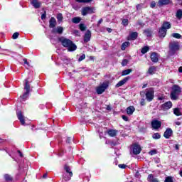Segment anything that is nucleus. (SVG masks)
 Returning a JSON list of instances; mask_svg holds the SVG:
<instances>
[{
	"mask_svg": "<svg viewBox=\"0 0 182 182\" xmlns=\"http://www.w3.org/2000/svg\"><path fill=\"white\" fill-rule=\"evenodd\" d=\"M102 22H103V19L101 18L100 20H99L98 23H97V26H99V25H100V23H102Z\"/></svg>",
	"mask_w": 182,
	"mask_h": 182,
	"instance_id": "54",
	"label": "nucleus"
},
{
	"mask_svg": "<svg viewBox=\"0 0 182 182\" xmlns=\"http://www.w3.org/2000/svg\"><path fill=\"white\" fill-rule=\"evenodd\" d=\"M53 33H59V35H62L63 33V27L58 26L57 28H54L52 30Z\"/></svg>",
	"mask_w": 182,
	"mask_h": 182,
	"instance_id": "14",
	"label": "nucleus"
},
{
	"mask_svg": "<svg viewBox=\"0 0 182 182\" xmlns=\"http://www.w3.org/2000/svg\"><path fill=\"white\" fill-rule=\"evenodd\" d=\"M156 67L151 66L148 70L149 75H154L156 73Z\"/></svg>",
	"mask_w": 182,
	"mask_h": 182,
	"instance_id": "27",
	"label": "nucleus"
},
{
	"mask_svg": "<svg viewBox=\"0 0 182 182\" xmlns=\"http://www.w3.org/2000/svg\"><path fill=\"white\" fill-rule=\"evenodd\" d=\"M80 21H82V18H80V17H75L72 19L73 23H79Z\"/></svg>",
	"mask_w": 182,
	"mask_h": 182,
	"instance_id": "32",
	"label": "nucleus"
},
{
	"mask_svg": "<svg viewBox=\"0 0 182 182\" xmlns=\"http://www.w3.org/2000/svg\"><path fill=\"white\" fill-rule=\"evenodd\" d=\"M24 89L26 92H31V85H29V80H25V83H24Z\"/></svg>",
	"mask_w": 182,
	"mask_h": 182,
	"instance_id": "18",
	"label": "nucleus"
},
{
	"mask_svg": "<svg viewBox=\"0 0 182 182\" xmlns=\"http://www.w3.org/2000/svg\"><path fill=\"white\" fill-rule=\"evenodd\" d=\"M179 174H180L181 177H182V171H180Z\"/></svg>",
	"mask_w": 182,
	"mask_h": 182,
	"instance_id": "64",
	"label": "nucleus"
},
{
	"mask_svg": "<svg viewBox=\"0 0 182 182\" xmlns=\"http://www.w3.org/2000/svg\"><path fill=\"white\" fill-rule=\"evenodd\" d=\"M173 107V103L171 101L166 102L161 107V110H168Z\"/></svg>",
	"mask_w": 182,
	"mask_h": 182,
	"instance_id": "9",
	"label": "nucleus"
},
{
	"mask_svg": "<svg viewBox=\"0 0 182 182\" xmlns=\"http://www.w3.org/2000/svg\"><path fill=\"white\" fill-rule=\"evenodd\" d=\"M107 133L111 137H114L116 134H117V131L114 129H110L107 131Z\"/></svg>",
	"mask_w": 182,
	"mask_h": 182,
	"instance_id": "26",
	"label": "nucleus"
},
{
	"mask_svg": "<svg viewBox=\"0 0 182 182\" xmlns=\"http://www.w3.org/2000/svg\"><path fill=\"white\" fill-rule=\"evenodd\" d=\"M130 80V77H127L124 78L123 80H120L116 85L115 87H120L121 86H123V85H126L127 82Z\"/></svg>",
	"mask_w": 182,
	"mask_h": 182,
	"instance_id": "11",
	"label": "nucleus"
},
{
	"mask_svg": "<svg viewBox=\"0 0 182 182\" xmlns=\"http://www.w3.org/2000/svg\"><path fill=\"white\" fill-rule=\"evenodd\" d=\"M92 36V33L90 32V31H87V32L85 33V36H84V42L87 43L89 42V41H90V38Z\"/></svg>",
	"mask_w": 182,
	"mask_h": 182,
	"instance_id": "15",
	"label": "nucleus"
},
{
	"mask_svg": "<svg viewBox=\"0 0 182 182\" xmlns=\"http://www.w3.org/2000/svg\"><path fill=\"white\" fill-rule=\"evenodd\" d=\"M161 28L165 29V31H167V29H170V28H171V24L168 21H165L163 23Z\"/></svg>",
	"mask_w": 182,
	"mask_h": 182,
	"instance_id": "19",
	"label": "nucleus"
},
{
	"mask_svg": "<svg viewBox=\"0 0 182 182\" xmlns=\"http://www.w3.org/2000/svg\"><path fill=\"white\" fill-rule=\"evenodd\" d=\"M176 124L177 126H180V125L181 124V122H176Z\"/></svg>",
	"mask_w": 182,
	"mask_h": 182,
	"instance_id": "62",
	"label": "nucleus"
},
{
	"mask_svg": "<svg viewBox=\"0 0 182 182\" xmlns=\"http://www.w3.org/2000/svg\"><path fill=\"white\" fill-rule=\"evenodd\" d=\"M18 153L19 154L20 157H23V155L22 154V152H21V151H18Z\"/></svg>",
	"mask_w": 182,
	"mask_h": 182,
	"instance_id": "56",
	"label": "nucleus"
},
{
	"mask_svg": "<svg viewBox=\"0 0 182 182\" xmlns=\"http://www.w3.org/2000/svg\"><path fill=\"white\" fill-rule=\"evenodd\" d=\"M107 110H109V111L112 110V107H110V105H108L107 107Z\"/></svg>",
	"mask_w": 182,
	"mask_h": 182,
	"instance_id": "55",
	"label": "nucleus"
},
{
	"mask_svg": "<svg viewBox=\"0 0 182 182\" xmlns=\"http://www.w3.org/2000/svg\"><path fill=\"white\" fill-rule=\"evenodd\" d=\"M58 41L61 43L64 48H68V52H73L76 50V49H77L76 45H75V43H73V42L68 38H65V37H60L58 38Z\"/></svg>",
	"mask_w": 182,
	"mask_h": 182,
	"instance_id": "1",
	"label": "nucleus"
},
{
	"mask_svg": "<svg viewBox=\"0 0 182 182\" xmlns=\"http://www.w3.org/2000/svg\"><path fill=\"white\" fill-rule=\"evenodd\" d=\"M169 50L171 55H174L177 50H180V43L178 41H171L169 43Z\"/></svg>",
	"mask_w": 182,
	"mask_h": 182,
	"instance_id": "3",
	"label": "nucleus"
},
{
	"mask_svg": "<svg viewBox=\"0 0 182 182\" xmlns=\"http://www.w3.org/2000/svg\"><path fill=\"white\" fill-rule=\"evenodd\" d=\"M31 4L36 9H38V8H41V2H39L38 0H32Z\"/></svg>",
	"mask_w": 182,
	"mask_h": 182,
	"instance_id": "20",
	"label": "nucleus"
},
{
	"mask_svg": "<svg viewBox=\"0 0 182 182\" xmlns=\"http://www.w3.org/2000/svg\"><path fill=\"white\" fill-rule=\"evenodd\" d=\"M122 24L124 25V26H127L129 25V20L128 19L122 20Z\"/></svg>",
	"mask_w": 182,
	"mask_h": 182,
	"instance_id": "43",
	"label": "nucleus"
},
{
	"mask_svg": "<svg viewBox=\"0 0 182 182\" xmlns=\"http://www.w3.org/2000/svg\"><path fill=\"white\" fill-rule=\"evenodd\" d=\"M109 87V82L105 81L102 84H101L100 86L97 87L96 92L97 95H102Z\"/></svg>",
	"mask_w": 182,
	"mask_h": 182,
	"instance_id": "5",
	"label": "nucleus"
},
{
	"mask_svg": "<svg viewBox=\"0 0 182 182\" xmlns=\"http://www.w3.org/2000/svg\"><path fill=\"white\" fill-rule=\"evenodd\" d=\"M147 180L150 182H159V179L154 178V176H153V174H149L148 176Z\"/></svg>",
	"mask_w": 182,
	"mask_h": 182,
	"instance_id": "23",
	"label": "nucleus"
},
{
	"mask_svg": "<svg viewBox=\"0 0 182 182\" xmlns=\"http://www.w3.org/2000/svg\"><path fill=\"white\" fill-rule=\"evenodd\" d=\"M64 168L66 172L65 173L69 174V176L66 177L65 176H64L63 180H65V181H69V180H70L72 176H73V173H72V171H70V167H69V166H68V165H65Z\"/></svg>",
	"mask_w": 182,
	"mask_h": 182,
	"instance_id": "6",
	"label": "nucleus"
},
{
	"mask_svg": "<svg viewBox=\"0 0 182 182\" xmlns=\"http://www.w3.org/2000/svg\"><path fill=\"white\" fill-rule=\"evenodd\" d=\"M65 176L66 177H69V173H64L63 176V178L65 177Z\"/></svg>",
	"mask_w": 182,
	"mask_h": 182,
	"instance_id": "61",
	"label": "nucleus"
},
{
	"mask_svg": "<svg viewBox=\"0 0 182 182\" xmlns=\"http://www.w3.org/2000/svg\"><path fill=\"white\" fill-rule=\"evenodd\" d=\"M80 29L82 31H86V26H85V24H83V23H80Z\"/></svg>",
	"mask_w": 182,
	"mask_h": 182,
	"instance_id": "42",
	"label": "nucleus"
},
{
	"mask_svg": "<svg viewBox=\"0 0 182 182\" xmlns=\"http://www.w3.org/2000/svg\"><path fill=\"white\" fill-rule=\"evenodd\" d=\"M57 19L58 22H62V21H63V16L62 15V14L60 13L57 15Z\"/></svg>",
	"mask_w": 182,
	"mask_h": 182,
	"instance_id": "39",
	"label": "nucleus"
},
{
	"mask_svg": "<svg viewBox=\"0 0 182 182\" xmlns=\"http://www.w3.org/2000/svg\"><path fill=\"white\" fill-rule=\"evenodd\" d=\"M23 60L24 62L23 66H25L26 69H29V68L31 67V64H29L28 60L26 58H24Z\"/></svg>",
	"mask_w": 182,
	"mask_h": 182,
	"instance_id": "34",
	"label": "nucleus"
},
{
	"mask_svg": "<svg viewBox=\"0 0 182 182\" xmlns=\"http://www.w3.org/2000/svg\"><path fill=\"white\" fill-rule=\"evenodd\" d=\"M138 25H140V26H144V23H143L142 21H139Z\"/></svg>",
	"mask_w": 182,
	"mask_h": 182,
	"instance_id": "53",
	"label": "nucleus"
},
{
	"mask_svg": "<svg viewBox=\"0 0 182 182\" xmlns=\"http://www.w3.org/2000/svg\"><path fill=\"white\" fill-rule=\"evenodd\" d=\"M86 58V55L85 54H82L78 59L79 62H82V60H84V59Z\"/></svg>",
	"mask_w": 182,
	"mask_h": 182,
	"instance_id": "47",
	"label": "nucleus"
},
{
	"mask_svg": "<svg viewBox=\"0 0 182 182\" xmlns=\"http://www.w3.org/2000/svg\"><path fill=\"white\" fill-rule=\"evenodd\" d=\"M152 31L150 29H146L144 31V34L145 36H147L148 38H150L151 36Z\"/></svg>",
	"mask_w": 182,
	"mask_h": 182,
	"instance_id": "31",
	"label": "nucleus"
},
{
	"mask_svg": "<svg viewBox=\"0 0 182 182\" xmlns=\"http://www.w3.org/2000/svg\"><path fill=\"white\" fill-rule=\"evenodd\" d=\"M171 36L175 38V39H181V36L178 33H173L171 34Z\"/></svg>",
	"mask_w": 182,
	"mask_h": 182,
	"instance_id": "33",
	"label": "nucleus"
},
{
	"mask_svg": "<svg viewBox=\"0 0 182 182\" xmlns=\"http://www.w3.org/2000/svg\"><path fill=\"white\" fill-rule=\"evenodd\" d=\"M151 126L153 129H160L161 127V122L159 120H154L151 122Z\"/></svg>",
	"mask_w": 182,
	"mask_h": 182,
	"instance_id": "12",
	"label": "nucleus"
},
{
	"mask_svg": "<svg viewBox=\"0 0 182 182\" xmlns=\"http://www.w3.org/2000/svg\"><path fill=\"white\" fill-rule=\"evenodd\" d=\"M28 96H29V92H25L22 96H21V99L23 100H26V99H28Z\"/></svg>",
	"mask_w": 182,
	"mask_h": 182,
	"instance_id": "37",
	"label": "nucleus"
},
{
	"mask_svg": "<svg viewBox=\"0 0 182 182\" xmlns=\"http://www.w3.org/2000/svg\"><path fill=\"white\" fill-rule=\"evenodd\" d=\"M141 8H143V4H138V5H136L137 11H139V9H141Z\"/></svg>",
	"mask_w": 182,
	"mask_h": 182,
	"instance_id": "50",
	"label": "nucleus"
},
{
	"mask_svg": "<svg viewBox=\"0 0 182 182\" xmlns=\"http://www.w3.org/2000/svg\"><path fill=\"white\" fill-rule=\"evenodd\" d=\"M127 63H129V60L127 59H124L122 62V66H126V65H127Z\"/></svg>",
	"mask_w": 182,
	"mask_h": 182,
	"instance_id": "44",
	"label": "nucleus"
},
{
	"mask_svg": "<svg viewBox=\"0 0 182 182\" xmlns=\"http://www.w3.org/2000/svg\"><path fill=\"white\" fill-rule=\"evenodd\" d=\"M49 23H50V28H55V26H56V19L52 17L50 19Z\"/></svg>",
	"mask_w": 182,
	"mask_h": 182,
	"instance_id": "22",
	"label": "nucleus"
},
{
	"mask_svg": "<svg viewBox=\"0 0 182 182\" xmlns=\"http://www.w3.org/2000/svg\"><path fill=\"white\" fill-rule=\"evenodd\" d=\"M159 35L160 38H164L166 35H167V30L162 28V27L159 29Z\"/></svg>",
	"mask_w": 182,
	"mask_h": 182,
	"instance_id": "16",
	"label": "nucleus"
},
{
	"mask_svg": "<svg viewBox=\"0 0 182 182\" xmlns=\"http://www.w3.org/2000/svg\"><path fill=\"white\" fill-rule=\"evenodd\" d=\"M132 72H133V70H132V69L124 70L122 72V76H126L127 75H130V73H132Z\"/></svg>",
	"mask_w": 182,
	"mask_h": 182,
	"instance_id": "28",
	"label": "nucleus"
},
{
	"mask_svg": "<svg viewBox=\"0 0 182 182\" xmlns=\"http://www.w3.org/2000/svg\"><path fill=\"white\" fill-rule=\"evenodd\" d=\"M96 12L95 7L86 6L82 9V15L86 16V15H92Z\"/></svg>",
	"mask_w": 182,
	"mask_h": 182,
	"instance_id": "4",
	"label": "nucleus"
},
{
	"mask_svg": "<svg viewBox=\"0 0 182 182\" xmlns=\"http://www.w3.org/2000/svg\"><path fill=\"white\" fill-rule=\"evenodd\" d=\"M152 137H153V139H155V140H157V139H160V137H161V136L159 133H155L153 134Z\"/></svg>",
	"mask_w": 182,
	"mask_h": 182,
	"instance_id": "40",
	"label": "nucleus"
},
{
	"mask_svg": "<svg viewBox=\"0 0 182 182\" xmlns=\"http://www.w3.org/2000/svg\"><path fill=\"white\" fill-rule=\"evenodd\" d=\"M173 114L176 116H181V109H180V108L173 109Z\"/></svg>",
	"mask_w": 182,
	"mask_h": 182,
	"instance_id": "30",
	"label": "nucleus"
},
{
	"mask_svg": "<svg viewBox=\"0 0 182 182\" xmlns=\"http://www.w3.org/2000/svg\"><path fill=\"white\" fill-rule=\"evenodd\" d=\"M107 32H109V33H110L112 32V28H107Z\"/></svg>",
	"mask_w": 182,
	"mask_h": 182,
	"instance_id": "57",
	"label": "nucleus"
},
{
	"mask_svg": "<svg viewBox=\"0 0 182 182\" xmlns=\"http://www.w3.org/2000/svg\"><path fill=\"white\" fill-rule=\"evenodd\" d=\"M149 46H145L144 48H142L141 52L143 55H144L145 53H147L148 50H149Z\"/></svg>",
	"mask_w": 182,
	"mask_h": 182,
	"instance_id": "36",
	"label": "nucleus"
},
{
	"mask_svg": "<svg viewBox=\"0 0 182 182\" xmlns=\"http://www.w3.org/2000/svg\"><path fill=\"white\" fill-rule=\"evenodd\" d=\"M132 151L135 155L140 154V152L141 151V147L138 144H134L132 145Z\"/></svg>",
	"mask_w": 182,
	"mask_h": 182,
	"instance_id": "8",
	"label": "nucleus"
},
{
	"mask_svg": "<svg viewBox=\"0 0 182 182\" xmlns=\"http://www.w3.org/2000/svg\"><path fill=\"white\" fill-rule=\"evenodd\" d=\"M134 107L130 106L127 109V114L132 115L133 113H134Z\"/></svg>",
	"mask_w": 182,
	"mask_h": 182,
	"instance_id": "25",
	"label": "nucleus"
},
{
	"mask_svg": "<svg viewBox=\"0 0 182 182\" xmlns=\"http://www.w3.org/2000/svg\"><path fill=\"white\" fill-rule=\"evenodd\" d=\"M139 36V33L137 32H132L129 35V38L131 41H135V39H137V36Z\"/></svg>",
	"mask_w": 182,
	"mask_h": 182,
	"instance_id": "24",
	"label": "nucleus"
},
{
	"mask_svg": "<svg viewBox=\"0 0 182 182\" xmlns=\"http://www.w3.org/2000/svg\"><path fill=\"white\" fill-rule=\"evenodd\" d=\"M150 6H151V8H155L156 7V1H151Z\"/></svg>",
	"mask_w": 182,
	"mask_h": 182,
	"instance_id": "49",
	"label": "nucleus"
},
{
	"mask_svg": "<svg viewBox=\"0 0 182 182\" xmlns=\"http://www.w3.org/2000/svg\"><path fill=\"white\" fill-rule=\"evenodd\" d=\"M18 36H19V33L16 32L13 34L12 38L13 39H18Z\"/></svg>",
	"mask_w": 182,
	"mask_h": 182,
	"instance_id": "45",
	"label": "nucleus"
},
{
	"mask_svg": "<svg viewBox=\"0 0 182 182\" xmlns=\"http://www.w3.org/2000/svg\"><path fill=\"white\" fill-rule=\"evenodd\" d=\"M122 119L124 122H129V118L126 115H123Z\"/></svg>",
	"mask_w": 182,
	"mask_h": 182,
	"instance_id": "51",
	"label": "nucleus"
},
{
	"mask_svg": "<svg viewBox=\"0 0 182 182\" xmlns=\"http://www.w3.org/2000/svg\"><path fill=\"white\" fill-rule=\"evenodd\" d=\"M145 87H147V84H144V85L142 86V89H145Z\"/></svg>",
	"mask_w": 182,
	"mask_h": 182,
	"instance_id": "63",
	"label": "nucleus"
},
{
	"mask_svg": "<svg viewBox=\"0 0 182 182\" xmlns=\"http://www.w3.org/2000/svg\"><path fill=\"white\" fill-rule=\"evenodd\" d=\"M145 96H146V100H148V102H151V100H153V99L154 97V91H153V90H151V89L149 90L146 92Z\"/></svg>",
	"mask_w": 182,
	"mask_h": 182,
	"instance_id": "7",
	"label": "nucleus"
},
{
	"mask_svg": "<svg viewBox=\"0 0 182 182\" xmlns=\"http://www.w3.org/2000/svg\"><path fill=\"white\" fill-rule=\"evenodd\" d=\"M46 14H43L41 15V19L43 21V19H46Z\"/></svg>",
	"mask_w": 182,
	"mask_h": 182,
	"instance_id": "52",
	"label": "nucleus"
},
{
	"mask_svg": "<svg viewBox=\"0 0 182 182\" xmlns=\"http://www.w3.org/2000/svg\"><path fill=\"white\" fill-rule=\"evenodd\" d=\"M72 140V139H70V138H67V140H66V141H67V143H70V141Z\"/></svg>",
	"mask_w": 182,
	"mask_h": 182,
	"instance_id": "58",
	"label": "nucleus"
},
{
	"mask_svg": "<svg viewBox=\"0 0 182 182\" xmlns=\"http://www.w3.org/2000/svg\"><path fill=\"white\" fill-rule=\"evenodd\" d=\"M178 72L179 73H182V67H179Z\"/></svg>",
	"mask_w": 182,
	"mask_h": 182,
	"instance_id": "59",
	"label": "nucleus"
},
{
	"mask_svg": "<svg viewBox=\"0 0 182 182\" xmlns=\"http://www.w3.org/2000/svg\"><path fill=\"white\" fill-rule=\"evenodd\" d=\"M176 18H178V19H181V18H182V10L181 9H179L177 11Z\"/></svg>",
	"mask_w": 182,
	"mask_h": 182,
	"instance_id": "35",
	"label": "nucleus"
},
{
	"mask_svg": "<svg viewBox=\"0 0 182 182\" xmlns=\"http://www.w3.org/2000/svg\"><path fill=\"white\" fill-rule=\"evenodd\" d=\"M17 117H18V119L20 121L21 124L23 126H25V117L23 116V114H22L21 111H18L17 112Z\"/></svg>",
	"mask_w": 182,
	"mask_h": 182,
	"instance_id": "10",
	"label": "nucleus"
},
{
	"mask_svg": "<svg viewBox=\"0 0 182 182\" xmlns=\"http://www.w3.org/2000/svg\"><path fill=\"white\" fill-rule=\"evenodd\" d=\"M176 150H178L180 148L178 146V144L175 145Z\"/></svg>",
	"mask_w": 182,
	"mask_h": 182,
	"instance_id": "60",
	"label": "nucleus"
},
{
	"mask_svg": "<svg viewBox=\"0 0 182 182\" xmlns=\"http://www.w3.org/2000/svg\"><path fill=\"white\" fill-rule=\"evenodd\" d=\"M181 93V87L177 85H173L171 87L170 97L171 100H177Z\"/></svg>",
	"mask_w": 182,
	"mask_h": 182,
	"instance_id": "2",
	"label": "nucleus"
},
{
	"mask_svg": "<svg viewBox=\"0 0 182 182\" xmlns=\"http://www.w3.org/2000/svg\"><path fill=\"white\" fill-rule=\"evenodd\" d=\"M151 60H152L155 63L156 62H159V55H157V53H152L151 55Z\"/></svg>",
	"mask_w": 182,
	"mask_h": 182,
	"instance_id": "17",
	"label": "nucleus"
},
{
	"mask_svg": "<svg viewBox=\"0 0 182 182\" xmlns=\"http://www.w3.org/2000/svg\"><path fill=\"white\" fill-rule=\"evenodd\" d=\"M150 156H154V154H157V151L156 149L151 150L149 151Z\"/></svg>",
	"mask_w": 182,
	"mask_h": 182,
	"instance_id": "46",
	"label": "nucleus"
},
{
	"mask_svg": "<svg viewBox=\"0 0 182 182\" xmlns=\"http://www.w3.org/2000/svg\"><path fill=\"white\" fill-rule=\"evenodd\" d=\"M4 178L6 181H11V180H12V177H11V176L8 174L4 175Z\"/></svg>",
	"mask_w": 182,
	"mask_h": 182,
	"instance_id": "41",
	"label": "nucleus"
},
{
	"mask_svg": "<svg viewBox=\"0 0 182 182\" xmlns=\"http://www.w3.org/2000/svg\"><path fill=\"white\" fill-rule=\"evenodd\" d=\"M93 0H76V2L79 4H89V2H92Z\"/></svg>",
	"mask_w": 182,
	"mask_h": 182,
	"instance_id": "38",
	"label": "nucleus"
},
{
	"mask_svg": "<svg viewBox=\"0 0 182 182\" xmlns=\"http://www.w3.org/2000/svg\"><path fill=\"white\" fill-rule=\"evenodd\" d=\"M171 134H173V129H171V128H168L164 134V137H165V139H170Z\"/></svg>",
	"mask_w": 182,
	"mask_h": 182,
	"instance_id": "13",
	"label": "nucleus"
},
{
	"mask_svg": "<svg viewBox=\"0 0 182 182\" xmlns=\"http://www.w3.org/2000/svg\"><path fill=\"white\" fill-rule=\"evenodd\" d=\"M129 46H130V43L129 41H126V42L123 43L121 46L122 50H126V48H127Z\"/></svg>",
	"mask_w": 182,
	"mask_h": 182,
	"instance_id": "29",
	"label": "nucleus"
},
{
	"mask_svg": "<svg viewBox=\"0 0 182 182\" xmlns=\"http://www.w3.org/2000/svg\"><path fill=\"white\" fill-rule=\"evenodd\" d=\"M170 0H159L158 2L159 6H163V5H168Z\"/></svg>",
	"mask_w": 182,
	"mask_h": 182,
	"instance_id": "21",
	"label": "nucleus"
},
{
	"mask_svg": "<svg viewBox=\"0 0 182 182\" xmlns=\"http://www.w3.org/2000/svg\"><path fill=\"white\" fill-rule=\"evenodd\" d=\"M118 167H119V168H126L127 166H126V164H119Z\"/></svg>",
	"mask_w": 182,
	"mask_h": 182,
	"instance_id": "48",
	"label": "nucleus"
}]
</instances>
